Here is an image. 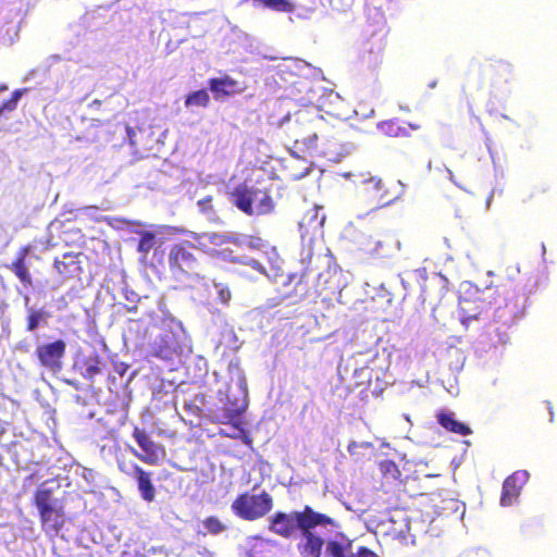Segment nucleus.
I'll return each instance as SVG.
<instances>
[{"mask_svg": "<svg viewBox=\"0 0 557 557\" xmlns=\"http://www.w3.org/2000/svg\"><path fill=\"white\" fill-rule=\"evenodd\" d=\"M247 407L248 399L245 391H226L222 407L225 418H239L246 412Z\"/></svg>", "mask_w": 557, "mask_h": 557, "instance_id": "nucleus-17", "label": "nucleus"}, {"mask_svg": "<svg viewBox=\"0 0 557 557\" xmlns=\"http://www.w3.org/2000/svg\"><path fill=\"white\" fill-rule=\"evenodd\" d=\"M184 350L181 335L172 330H164L158 338L150 345V356L164 360H180Z\"/></svg>", "mask_w": 557, "mask_h": 557, "instance_id": "nucleus-7", "label": "nucleus"}, {"mask_svg": "<svg viewBox=\"0 0 557 557\" xmlns=\"http://www.w3.org/2000/svg\"><path fill=\"white\" fill-rule=\"evenodd\" d=\"M194 245L188 242L173 245L168 255L172 277L181 283H191L200 277L199 262L194 255Z\"/></svg>", "mask_w": 557, "mask_h": 557, "instance_id": "nucleus-4", "label": "nucleus"}, {"mask_svg": "<svg viewBox=\"0 0 557 557\" xmlns=\"http://www.w3.org/2000/svg\"><path fill=\"white\" fill-rule=\"evenodd\" d=\"M7 88H8V87H7L5 85H1V86H0V91L7 90Z\"/></svg>", "mask_w": 557, "mask_h": 557, "instance_id": "nucleus-44", "label": "nucleus"}, {"mask_svg": "<svg viewBox=\"0 0 557 557\" xmlns=\"http://www.w3.org/2000/svg\"><path fill=\"white\" fill-rule=\"evenodd\" d=\"M82 374L87 380H92L96 375L101 372L100 369V358L98 355H92L85 358L82 361Z\"/></svg>", "mask_w": 557, "mask_h": 557, "instance_id": "nucleus-25", "label": "nucleus"}, {"mask_svg": "<svg viewBox=\"0 0 557 557\" xmlns=\"http://www.w3.org/2000/svg\"><path fill=\"white\" fill-rule=\"evenodd\" d=\"M203 405V398L200 396H195L193 399H190L188 403L185 404V408L188 414L193 416H201L202 414V408Z\"/></svg>", "mask_w": 557, "mask_h": 557, "instance_id": "nucleus-33", "label": "nucleus"}, {"mask_svg": "<svg viewBox=\"0 0 557 557\" xmlns=\"http://www.w3.org/2000/svg\"><path fill=\"white\" fill-rule=\"evenodd\" d=\"M442 426L453 433H457L459 435L466 436L471 434V429L466 423L459 420H438Z\"/></svg>", "mask_w": 557, "mask_h": 557, "instance_id": "nucleus-30", "label": "nucleus"}, {"mask_svg": "<svg viewBox=\"0 0 557 557\" xmlns=\"http://www.w3.org/2000/svg\"><path fill=\"white\" fill-rule=\"evenodd\" d=\"M393 242L392 236L383 235L380 237H370L363 244V249L376 257H386L391 250V244Z\"/></svg>", "mask_w": 557, "mask_h": 557, "instance_id": "nucleus-24", "label": "nucleus"}, {"mask_svg": "<svg viewBox=\"0 0 557 557\" xmlns=\"http://www.w3.org/2000/svg\"><path fill=\"white\" fill-rule=\"evenodd\" d=\"M273 506L274 499L269 492L255 493L253 488L251 492L238 494L233 500L231 509L242 520L256 521L270 513Z\"/></svg>", "mask_w": 557, "mask_h": 557, "instance_id": "nucleus-5", "label": "nucleus"}, {"mask_svg": "<svg viewBox=\"0 0 557 557\" xmlns=\"http://www.w3.org/2000/svg\"><path fill=\"white\" fill-rule=\"evenodd\" d=\"M49 314L41 309L29 308L26 317V330L34 332L41 323H46Z\"/></svg>", "mask_w": 557, "mask_h": 557, "instance_id": "nucleus-26", "label": "nucleus"}, {"mask_svg": "<svg viewBox=\"0 0 557 557\" xmlns=\"http://www.w3.org/2000/svg\"><path fill=\"white\" fill-rule=\"evenodd\" d=\"M325 127L326 123L320 114L305 108L288 119L287 134L296 148L305 153H312L318 147V134Z\"/></svg>", "mask_w": 557, "mask_h": 557, "instance_id": "nucleus-2", "label": "nucleus"}, {"mask_svg": "<svg viewBox=\"0 0 557 557\" xmlns=\"http://www.w3.org/2000/svg\"><path fill=\"white\" fill-rule=\"evenodd\" d=\"M299 511H293L292 513H285L282 511L275 512L269 519V530L282 537L289 539L298 529L296 522V513Z\"/></svg>", "mask_w": 557, "mask_h": 557, "instance_id": "nucleus-18", "label": "nucleus"}, {"mask_svg": "<svg viewBox=\"0 0 557 557\" xmlns=\"http://www.w3.org/2000/svg\"><path fill=\"white\" fill-rule=\"evenodd\" d=\"M508 341H509V336L506 332H504L503 334H499L498 343L506 344V343H508Z\"/></svg>", "mask_w": 557, "mask_h": 557, "instance_id": "nucleus-41", "label": "nucleus"}, {"mask_svg": "<svg viewBox=\"0 0 557 557\" xmlns=\"http://www.w3.org/2000/svg\"><path fill=\"white\" fill-rule=\"evenodd\" d=\"M222 426L220 433L226 437L240 440L244 444L251 446L252 440L245 428L246 420H220Z\"/></svg>", "mask_w": 557, "mask_h": 557, "instance_id": "nucleus-22", "label": "nucleus"}, {"mask_svg": "<svg viewBox=\"0 0 557 557\" xmlns=\"http://www.w3.org/2000/svg\"><path fill=\"white\" fill-rule=\"evenodd\" d=\"M480 71L492 84L507 83L513 76L512 66L503 60L490 59L481 65Z\"/></svg>", "mask_w": 557, "mask_h": 557, "instance_id": "nucleus-14", "label": "nucleus"}, {"mask_svg": "<svg viewBox=\"0 0 557 557\" xmlns=\"http://www.w3.org/2000/svg\"><path fill=\"white\" fill-rule=\"evenodd\" d=\"M296 522L305 540L300 546V552L306 557H320L323 545L327 543L314 532L317 527L330 528L334 533L341 532V524L337 520L325 513L314 511L308 505L296 513Z\"/></svg>", "mask_w": 557, "mask_h": 557, "instance_id": "nucleus-1", "label": "nucleus"}, {"mask_svg": "<svg viewBox=\"0 0 557 557\" xmlns=\"http://www.w3.org/2000/svg\"><path fill=\"white\" fill-rule=\"evenodd\" d=\"M504 326H506L507 329L510 327L512 324H513V317H512V313L510 312V315L509 318L503 323Z\"/></svg>", "mask_w": 557, "mask_h": 557, "instance_id": "nucleus-42", "label": "nucleus"}, {"mask_svg": "<svg viewBox=\"0 0 557 557\" xmlns=\"http://www.w3.org/2000/svg\"><path fill=\"white\" fill-rule=\"evenodd\" d=\"M362 193L376 202L377 207H384L394 201L395 196L388 191L382 178L370 177L362 183Z\"/></svg>", "mask_w": 557, "mask_h": 557, "instance_id": "nucleus-16", "label": "nucleus"}, {"mask_svg": "<svg viewBox=\"0 0 557 557\" xmlns=\"http://www.w3.org/2000/svg\"><path fill=\"white\" fill-rule=\"evenodd\" d=\"M479 314H480V313H476V314H473V315L465 317V320H472V319L476 320V319H479Z\"/></svg>", "mask_w": 557, "mask_h": 557, "instance_id": "nucleus-43", "label": "nucleus"}, {"mask_svg": "<svg viewBox=\"0 0 557 557\" xmlns=\"http://www.w3.org/2000/svg\"><path fill=\"white\" fill-rule=\"evenodd\" d=\"M379 470L382 476L387 481H397L400 480L401 472L396 465L395 461L385 459L381 460L379 463Z\"/></svg>", "mask_w": 557, "mask_h": 557, "instance_id": "nucleus-28", "label": "nucleus"}, {"mask_svg": "<svg viewBox=\"0 0 557 557\" xmlns=\"http://www.w3.org/2000/svg\"><path fill=\"white\" fill-rule=\"evenodd\" d=\"M53 498L52 490L38 488L34 494V504L39 511L41 528L46 533L57 534L64 525V511Z\"/></svg>", "mask_w": 557, "mask_h": 557, "instance_id": "nucleus-6", "label": "nucleus"}, {"mask_svg": "<svg viewBox=\"0 0 557 557\" xmlns=\"http://www.w3.org/2000/svg\"><path fill=\"white\" fill-rule=\"evenodd\" d=\"M202 523L207 532L212 535L220 534L226 529V527L214 516L206 518Z\"/></svg>", "mask_w": 557, "mask_h": 557, "instance_id": "nucleus-32", "label": "nucleus"}, {"mask_svg": "<svg viewBox=\"0 0 557 557\" xmlns=\"http://www.w3.org/2000/svg\"><path fill=\"white\" fill-rule=\"evenodd\" d=\"M119 469L127 476L136 479L140 497L145 502L152 503L156 499V488L150 472L145 471L135 462L125 460L119 461Z\"/></svg>", "mask_w": 557, "mask_h": 557, "instance_id": "nucleus-10", "label": "nucleus"}, {"mask_svg": "<svg viewBox=\"0 0 557 557\" xmlns=\"http://www.w3.org/2000/svg\"><path fill=\"white\" fill-rule=\"evenodd\" d=\"M418 129V125L405 124L397 119L385 120L377 123V129L388 137H408L409 129Z\"/></svg>", "mask_w": 557, "mask_h": 557, "instance_id": "nucleus-23", "label": "nucleus"}, {"mask_svg": "<svg viewBox=\"0 0 557 557\" xmlns=\"http://www.w3.org/2000/svg\"><path fill=\"white\" fill-rule=\"evenodd\" d=\"M26 91V89H16L12 92L10 99H8L7 101H4L1 106H0V117L7 113V112H12L13 110L16 109L17 107V102L18 100L21 99V97L24 95V92Z\"/></svg>", "mask_w": 557, "mask_h": 557, "instance_id": "nucleus-31", "label": "nucleus"}, {"mask_svg": "<svg viewBox=\"0 0 557 557\" xmlns=\"http://www.w3.org/2000/svg\"><path fill=\"white\" fill-rule=\"evenodd\" d=\"M66 351V343L55 339L36 347L35 356L38 364L52 374L59 373L63 368V359Z\"/></svg>", "mask_w": 557, "mask_h": 557, "instance_id": "nucleus-8", "label": "nucleus"}, {"mask_svg": "<svg viewBox=\"0 0 557 557\" xmlns=\"http://www.w3.org/2000/svg\"><path fill=\"white\" fill-rule=\"evenodd\" d=\"M208 85L215 100L239 94L243 90L238 82L228 75L210 78Z\"/></svg>", "mask_w": 557, "mask_h": 557, "instance_id": "nucleus-20", "label": "nucleus"}, {"mask_svg": "<svg viewBox=\"0 0 557 557\" xmlns=\"http://www.w3.org/2000/svg\"><path fill=\"white\" fill-rule=\"evenodd\" d=\"M259 2L263 7L276 12L290 13L295 10V5L289 0H252Z\"/></svg>", "mask_w": 557, "mask_h": 557, "instance_id": "nucleus-29", "label": "nucleus"}, {"mask_svg": "<svg viewBox=\"0 0 557 557\" xmlns=\"http://www.w3.org/2000/svg\"><path fill=\"white\" fill-rule=\"evenodd\" d=\"M454 413L453 412H449V411H440L437 414H436V418H441V419H444V418H453Z\"/></svg>", "mask_w": 557, "mask_h": 557, "instance_id": "nucleus-40", "label": "nucleus"}, {"mask_svg": "<svg viewBox=\"0 0 557 557\" xmlns=\"http://www.w3.org/2000/svg\"><path fill=\"white\" fill-rule=\"evenodd\" d=\"M210 103V96L206 89L189 92L185 98V107L207 108Z\"/></svg>", "mask_w": 557, "mask_h": 557, "instance_id": "nucleus-27", "label": "nucleus"}, {"mask_svg": "<svg viewBox=\"0 0 557 557\" xmlns=\"http://www.w3.org/2000/svg\"><path fill=\"white\" fill-rule=\"evenodd\" d=\"M101 104H102V101H101V100L96 99V100H94L92 102H90V103H89L88 108H89L90 110H99V109H100V107H101Z\"/></svg>", "mask_w": 557, "mask_h": 557, "instance_id": "nucleus-37", "label": "nucleus"}, {"mask_svg": "<svg viewBox=\"0 0 557 557\" xmlns=\"http://www.w3.org/2000/svg\"><path fill=\"white\" fill-rule=\"evenodd\" d=\"M30 250L32 247L29 245L21 247L16 252L15 259L8 267L25 287H32L34 284L26 261Z\"/></svg>", "mask_w": 557, "mask_h": 557, "instance_id": "nucleus-19", "label": "nucleus"}, {"mask_svg": "<svg viewBox=\"0 0 557 557\" xmlns=\"http://www.w3.org/2000/svg\"><path fill=\"white\" fill-rule=\"evenodd\" d=\"M322 207L314 205L310 207L302 215L299 221V228L302 232V236L314 234L318 231H321L324 222L325 215L321 212Z\"/></svg>", "mask_w": 557, "mask_h": 557, "instance_id": "nucleus-21", "label": "nucleus"}, {"mask_svg": "<svg viewBox=\"0 0 557 557\" xmlns=\"http://www.w3.org/2000/svg\"><path fill=\"white\" fill-rule=\"evenodd\" d=\"M221 238V244H232L238 248H243L248 245V242L244 238L238 237H230V236H219Z\"/></svg>", "mask_w": 557, "mask_h": 557, "instance_id": "nucleus-35", "label": "nucleus"}, {"mask_svg": "<svg viewBox=\"0 0 557 557\" xmlns=\"http://www.w3.org/2000/svg\"><path fill=\"white\" fill-rule=\"evenodd\" d=\"M331 557H381L367 546H359L354 552L352 541L343 532H336L333 539H329L325 547Z\"/></svg>", "mask_w": 557, "mask_h": 557, "instance_id": "nucleus-9", "label": "nucleus"}, {"mask_svg": "<svg viewBox=\"0 0 557 557\" xmlns=\"http://www.w3.org/2000/svg\"><path fill=\"white\" fill-rule=\"evenodd\" d=\"M529 472L518 470L505 479L500 495V505L504 507L511 506L520 496L522 487L529 480Z\"/></svg>", "mask_w": 557, "mask_h": 557, "instance_id": "nucleus-13", "label": "nucleus"}, {"mask_svg": "<svg viewBox=\"0 0 557 557\" xmlns=\"http://www.w3.org/2000/svg\"><path fill=\"white\" fill-rule=\"evenodd\" d=\"M82 252L67 251L62 255V258L53 260V268L62 280H70L83 273L81 261Z\"/></svg>", "mask_w": 557, "mask_h": 557, "instance_id": "nucleus-15", "label": "nucleus"}, {"mask_svg": "<svg viewBox=\"0 0 557 557\" xmlns=\"http://www.w3.org/2000/svg\"><path fill=\"white\" fill-rule=\"evenodd\" d=\"M133 436L143 453L135 451L136 457L149 466H157L165 456V450L161 445L156 444L150 435L143 429L135 426Z\"/></svg>", "mask_w": 557, "mask_h": 557, "instance_id": "nucleus-11", "label": "nucleus"}, {"mask_svg": "<svg viewBox=\"0 0 557 557\" xmlns=\"http://www.w3.org/2000/svg\"><path fill=\"white\" fill-rule=\"evenodd\" d=\"M211 201H212V197L208 196V197L199 200L197 205L201 211H212Z\"/></svg>", "mask_w": 557, "mask_h": 557, "instance_id": "nucleus-36", "label": "nucleus"}, {"mask_svg": "<svg viewBox=\"0 0 557 557\" xmlns=\"http://www.w3.org/2000/svg\"><path fill=\"white\" fill-rule=\"evenodd\" d=\"M232 203L247 215H265L274 210V201L265 189L243 182L230 191Z\"/></svg>", "mask_w": 557, "mask_h": 557, "instance_id": "nucleus-3", "label": "nucleus"}, {"mask_svg": "<svg viewBox=\"0 0 557 557\" xmlns=\"http://www.w3.org/2000/svg\"><path fill=\"white\" fill-rule=\"evenodd\" d=\"M215 287L218 289L219 300L224 305L228 304L232 297L230 288L222 284H215Z\"/></svg>", "mask_w": 557, "mask_h": 557, "instance_id": "nucleus-34", "label": "nucleus"}, {"mask_svg": "<svg viewBox=\"0 0 557 557\" xmlns=\"http://www.w3.org/2000/svg\"><path fill=\"white\" fill-rule=\"evenodd\" d=\"M128 366L125 364V363H121L120 366H116L115 369L116 371L119 372L120 375H124V373L126 372Z\"/></svg>", "mask_w": 557, "mask_h": 557, "instance_id": "nucleus-39", "label": "nucleus"}, {"mask_svg": "<svg viewBox=\"0 0 557 557\" xmlns=\"http://www.w3.org/2000/svg\"><path fill=\"white\" fill-rule=\"evenodd\" d=\"M138 234L140 237L137 244V251L144 259H146L147 255L153 250L152 264L162 265L164 256L163 246L165 244V238L159 237L156 233L150 231H140Z\"/></svg>", "mask_w": 557, "mask_h": 557, "instance_id": "nucleus-12", "label": "nucleus"}, {"mask_svg": "<svg viewBox=\"0 0 557 557\" xmlns=\"http://www.w3.org/2000/svg\"><path fill=\"white\" fill-rule=\"evenodd\" d=\"M220 253H221L222 256L230 257V260H231V261H233V262H238V258H236V257H231V250H228L227 248L222 249V250L220 251Z\"/></svg>", "mask_w": 557, "mask_h": 557, "instance_id": "nucleus-38", "label": "nucleus"}]
</instances>
